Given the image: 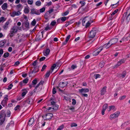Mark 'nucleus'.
<instances>
[{"label": "nucleus", "mask_w": 130, "mask_h": 130, "mask_svg": "<svg viewBox=\"0 0 130 130\" xmlns=\"http://www.w3.org/2000/svg\"><path fill=\"white\" fill-rule=\"evenodd\" d=\"M6 117L5 113L4 111V112H1L0 114V124H3L5 121Z\"/></svg>", "instance_id": "obj_1"}, {"label": "nucleus", "mask_w": 130, "mask_h": 130, "mask_svg": "<svg viewBox=\"0 0 130 130\" xmlns=\"http://www.w3.org/2000/svg\"><path fill=\"white\" fill-rule=\"evenodd\" d=\"M126 16L127 15L126 19V23H127L130 20V8H128L126 12L124 14V15Z\"/></svg>", "instance_id": "obj_2"}, {"label": "nucleus", "mask_w": 130, "mask_h": 130, "mask_svg": "<svg viewBox=\"0 0 130 130\" xmlns=\"http://www.w3.org/2000/svg\"><path fill=\"white\" fill-rule=\"evenodd\" d=\"M120 113V112L118 111L115 112V113L111 115L110 117V119L111 120L112 119L116 118L119 116Z\"/></svg>", "instance_id": "obj_3"}, {"label": "nucleus", "mask_w": 130, "mask_h": 130, "mask_svg": "<svg viewBox=\"0 0 130 130\" xmlns=\"http://www.w3.org/2000/svg\"><path fill=\"white\" fill-rule=\"evenodd\" d=\"M96 33V30L94 29H93L90 32L89 36V37L92 38H94L95 36Z\"/></svg>", "instance_id": "obj_4"}, {"label": "nucleus", "mask_w": 130, "mask_h": 130, "mask_svg": "<svg viewBox=\"0 0 130 130\" xmlns=\"http://www.w3.org/2000/svg\"><path fill=\"white\" fill-rule=\"evenodd\" d=\"M7 95H6V96L5 97L1 103V104L4 106H5L6 105L8 100Z\"/></svg>", "instance_id": "obj_5"}, {"label": "nucleus", "mask_w": 130, "mask_h": 130, "mask_svg": "<svg viewBox=\"0 0 130 130\" xmlns=\"http://www.w3.org/2000/svg\"><path fill=\"white\" fill-rule=\"evenodd\" d=\"M21 14V12L20 11H13L12 13L10 14L11 16L13 17H14L15 15L19 16Z\"/></svg>", "instance_id": "obj_6"}, {"label": "nucleus", "mask_w": 130, "mask_h": 130, "mask_svg": "<svg viewBox=\"0 0 130 130\" xmlns=\"http://www.w3.org/2000/svg\"><path fill=\"white\" fill-rule=\"evenodd\" d=\"M53 115V114L51 113H48L46 114L45 116H43L42 117L43 118H44V117H45L46 119L49 120L52 118Z\"/></svg>", "instance_id": "obj_7"}, {"label": "nucleus", "mask_w": 130, "mask_h": 130, "mask_svg": "<svg viewBox=\"0 0 130 130\" xmlns=\"http://www.w3.org/2000/svg\"><path fill=\"white\" fill-rule=\"evenodd\" d=\"M118 39L116 38H113L110 40L109 41L111 44V45L115 44L117 43L118 41Z\"/></svg>", "instance_id": "obj_8"}, {"label": "nucleus", "mask_w": 130, "mask_h": 130, "mask_svg": "<svg viewBox=\"0 0 130 130\" xmlns=\"http://www.w3.org/2000/svg\"><path fill=\"white\" fill-rule=\"evenodd\" d=\"M89 91L88 89L87 88H82L81 89L79 90V92L80 93L83 92H87Z\"/></svg>", "instance_id": "obj_9"}, {"label": "nucleus", "mask_w": 130, "mask_h": 130, "mask_svg": "<svg viewBox=\"0 0 130 130\" xmlns=\"http://www.w3.org/2000/svg\"><path fill=\"white\" fill-rule=\"evenodd\" d=\"M16 9L18 11H20L23 8V6L20 4L16 5L15 7Z\"/></svg>", "instance_id": "obj_10"}, {"label": "nucleus", "mask_w": 130, "mask_h": 130, "mask_svg": "<svg viewBox=\"0 0 130 130\" xmlns=\"http://www.w3.org/2000/svg\"><path fill=\"white\" fill-rule=\"evenodd\" d=\"M67 82H60L59 84V86L60 87L63 88L66 86L67 84Z\"/></svg>", "instance_id": "obj_11"}, {"label": "nucleus", "mask_w": 130, "mask_h": 130, "mask_svg": "<svg viewBox=\"0 0 130 130\" xmlns=\"http://www.w3.org/2000/svg\"><path fill=\"white\" fill-rule=\"evenodd\" d=\"M106 86H105L102 89L101 91L100 94L101 95H103L105 94L106 92Z\"/></svg>", "instance_id": "obj_12"}, {"label": "nucleus", "mask_w": 130, "mask_h": 130, "mask_svg": "<svg viewBox=\"0 0 130 130\" xmlns=\"http://www.w3.org/2000/svg\"><path fill=\"white\" fill-rule=\"evenodd\" d=\"M30 13L32 14H35L37 15H39L40 14V13L38 10L36 11L35 10V9H31V10Z\"/></svg>", "instance_id": "obj_13"}, {"label": "nucleus", "mask_w": 130, "mask_h": 130, "mask_svg": "<svg viewBox=\"0 0 130 130\" xmlns=\"http://www.w3.org/2000/svg\"><path fill=\"white\" fill-rule=\"evenodd\" d=\"M50 52V49L48 48L45 51H43L44 55L46 56H47L49 54Z\"/></svg>", "instance_id": "obj_14"}, {"label": "nucleus", "mask_w": 130, "mask_h": 130, "mask_svg": "<svg viewBox=\"0 0 130 130\" xmlns=\"http://www.w3.org/2000/svg\"><path fill=\"white\" fill-rule=\"evenodd\" d=\"M39 66H36L35 67L34 70L32 71L31 73H35L36 72H37L39 71Z\"/></svg>", "instance_id": "obj_15"}, {"label": "nucleus", "mask_w": 130, "mask_h": 130, "mask_svg": "<svg viewBox=\"0 0 130 130\" xmlns=\"http://www.w3.org/2000/svg\"><path fill=\"white\" fill-rule=\"evenodd\" d=\"M125 62V60L124 59H122L120 61L118 62L117 64L115 65L117 66L118 67L120 66L122 63H124Z\"/></svg>", "instance_id": "obj_16"}, {"label": "nucleus", "mask_w": 130, "mask_h": 130, "mask_svg": "<svg viewBox=\"0 0 130 130\" xmlns=\"http://www.w3.org/2000/svg\"><path fill=\"white\" fill-rule=\"evenodd\" d=\"M34 121V119L33 118H31L29 120L28 122V124L29 125H31L32 124Z\"/></svg>", "instance_id": "obj_17"}, {"label": "nucleus", "mask_w": 130, "mask_h": 130, "mask_svg": "<svg viewBox=\"0 0 130 130\" xmlns=\"http://www.w3.org/2000/svg\"><path fill=\"white\" fill-rule=\"evenodd\" d=\"M17 31L18 29H17L16 26H14L12 28L10 31L13 33H15L17 32Z\"/></svg>", "instance_id": "obj_18"}, {"label": "nucleus", "mask_w": 130, "mask_h": 130, "mask_svg": "<svg viewBox=\"0 0 130 130\" xmlns=\"http://www.w3.org/2000/svg\"><path fill=\"white\" fill-rule=\"evenodd\" d=\"M103 46H104L100 47L98 48L97 50H98L96 52L95 55H98L100 53V52L102 50L103 48Z\"/></svg>", "instance_id": "obj_19"}, {"label": "nucleus", "mask_w": 130, "mask_h": 130, "mask_svg": "<svg viewBox=\"0 0 130 130\" xmlns=\"http://www.w3.org/2000/svg\"><path fill=\"white\" fill-rule=\"evenodd\" d=\"M7 7V3H4L2 6V8L4 10H5Z\"/></svg>", "instance_id": "obj_20"}, {"label": "nucleus", "mask_w": 130, "mask_h": 130, "mask_svg": "<svg viewBox=\"0 0 130 130\" xmlns=\"http://www.w3.org/2000/svg\"><path fill=\"white\" fill-rule=\"evenodd\" d=\"M32 100L31 98H29L26 100V102L29 104H31L32 103Z\"/></svg>", "instance_id": "obj_21"}, {"label": "nucleus", "mask_w": 130, "mask_h": 130, "mask_svg": "<svg viewBox=\"0 0 130 130\" xmlns=\"http://www.w3.org/2000/svg\"><path fill=\"white\" fill-rule=\"evenodd\" d=\"M44 83L43 81H41L35 87V90L37 89V88L40 85H42Z\"/></svg>", "instance_id": "obj_22"}, {"label": "nucleus", "mask_w": 130, "mask_h": 130, "mask_svg": "<svg viewBox=\"0 0 130 130\" xmlns=\"http://www.w3.org/2000/svg\"><path fill=\"white\" fill-rule=\"evenodd\" d=\"M9 23V21L7 22L4 25L3 27L4 29H6L8 27V26Z\"/></svg>", "instance_id": "obj_23"}, {"label": "nucleus", "mask_w": 130, "mask_h": 130, "mask_svg": "<svg viewBox=\"0 0 130 130\" xmlns=\"http://www.w3.org/2000/svg\"><path fill=\"white\" fill-rule=\"evenodd\" d=\"M51 70H50L49 71H48L46 74L45 75V77H49L50 75V74L51 73Z\"/></svg>", "instance_id": "obj_24"}, {"label": "nucleus", "mask_w": 130, "mask_h": 130, "mask_svg": "<svg viewBox=\"0 0 130 130\" xmlns=\"http://www.w3.org/2000/svg\"><path fill=\"white\" fill-rule=\"evenodd\" d=\"M6 43V41L5 40L2 41H0V47H1L4 45Z\"/></svg>", "instance_id": "obj_25"}, {"label": "nucleus", "mask_w": 130, "mask_h": 130, "mask_svg": "<svg viewBox=\"0 0 130 130\" xmlns=\"http://www.w3.org/2000/svg\"><path fill=\"white\" fill-rule=\"evenodd\" d=\"M52 27L51 26H50L48 25L47 26L45 27V30L47 31L48 30H50L52 28Z\"/></svg>", "instance_id": "obj_26"}, {"label": "nucleus", "mask_w": 130, "mask_h": 130, "mask_svg": "<svg viewBox=\"0 0 130 130\" xmlns=\"http://www.w3.org/2000/svg\"><path fill=\"white\" fill-rule=\"evenodd\" d=\"M111 44L110 42L109 41L106 45L105 46V48H108L111 45Z\"/></svg>", "instance_id": "obj_27"}, {"label": "nucleus", "mask_w": 130, "mask_h": 130, "mask_svg": "<svg viewBox=\"0 0 130 130\" xmlns=\"http://www.w3.org/2000/svg\"><path fill=\"white\" fill-rule=\"evenodd\" d=\"M73 23L72 20H70V21L67 22V23L65 25V26L67 27L68 25L70 24H71Z\"/></svg>", "instance_id": "obj_28"}, {"label": "nucleus", "mask_w": 130, "mask_h": 130, "mask_svg": "<svg viewBox=\"0 0 130 130\" xmlns=\"http://www.w3.org/2000/svg\"><path fill=\"white\" fill-rule=\"evenodd\" d=\"M37 79L35 78L33 80L32 82V85H36L37 83Z\"/></svg>", "instance_id": "obj_29"}, {"label": "nucleus", "mask_w": 130, "mask_h": 130, "mask_svg": "<svg viewBox=\"0 0 130 130\" xmlns=\"http://www.w3.org/2000/svg\"><path fill=\"white\" fill-rule=\"evenodd\" d=\"M41 3L40 1H37L36 3V5L38 6H39L41 5Z\"/></svg>", "instance_id": "obj_30"}, {"label": "nucleus", "mask_w": 130, "mask_h": 130, "mask_svg": "<svg viewBox=\"0 0 130 130\" xmlns=\"http://www.w3.org/2000/svg\"><path fill=\"white\" fill-rule=\"evenodd\" d=\"M13 123V122L11 121L10 123L8 124L7 125L6 128H9V127L10 125H12V124Z\"/></svg>", "instance_id": "obj_31"}, {"label": "nucleus", "mask_w": 130, "mask_h": 130, "mask_svg": "<svg viewBox=\"0 0 130 130\" xmlns=\"http://www.w3.org/2000/svg\"><path fill=\"white\" fill-rule=\"evenodd\" d=\"M24 12L26 13H28L29 11V10L28 8H25L24 10Z\"/></svg>", "instance_id": "obj_32"}, {"label": "nucleus", "mask_w": 130, "mask_h": 130, "mask_svg": "<svg viewBox=\"0 0 130 130\" xmlns=\"http://www.w3.org/2000/svg\"><path fill=\"white\" fill-rule=\"evenodd\" d=\"M86 21V18L85 17L83 19L82 21V24L83 26H85V25L86 24H85V22Z\"/></svg>", "instance_id": "obj_33"}, {"label": "nucleus", "mask_w": 130, "mask_h": 130, "mask_svg": "<svg viewBox=\"0 0 130 130\" xmlns=\"http://www.w3.org/2000/svg\"><path fill=\"white\" fill-rule=\"evenodd\" d=\"M56 66V64H53V66H52L51 67V73H52L53 71V70L55 68V67Z\"/></svg>", "instance_id": "obj_34"}, {"label": "nucleus", "mask_w": 130, "mask_h": 130, "mask_svg": "<svg viewBox=\"0 0 130 130\" xmlns=\"http://www.w3.org/2000/svg\"><path fill=\"white\" fill-rule=\"evenodd\" d=\"M25 26L27 28H28L29 27V23L27 22H26L25 23Z\"/></svg>", "instance_id": "obj_35"}, {"label": "nucleus", "mask_w": 130, "mask_h": 130, "mask_svg": "<svg viewBox=\"0 0 130 130\" xmlns=\"http://www.w3.org/2000/svg\"><path fill=\"white\" fill-rule=\"evenodd\" d=\"M53 108L52 109L54 110H56L58 108V105H53Z\"/></svg>", "instance_id": "obj_36"}, {"label": "nucleus", "mask_w": 130, "mask_h": 130, "mask_svg": "<svg viewBox=\"0 0 130 130\" xmlns=\"http://www.w3.org/2000/svg\"><path fill=\"white\" fill-rule=\"evenodd\" d=\"M9 55V54L7 52L5 53L3 57L4 58H6L8 57Z\"/></svg>", "instance_id": "obj_37"}, {"label": "nucleus", "mask_w": 130, "mask_h": 130, "mask_svg": "<svg viewBox=\"0 0 130 130\" xmlns=\"http://www.w3.org/2000/svg\"><path fill=\"white\" fill-rule=\"evenodd\" d=\"M28 81V79L27 78H26L25 79L23 80V82L24 83H27Z\"/></svg>", "instance_id": "obj_38"}, {"label": "nucleus", "mask_w": 130, "mask_h": 130, "mask_svg": "<svg viewBox=\"0 0 130 130\" xmlns=\"http://www.w3.org/2000/svg\"><path fill=\"white\" fill-rule=\"evenodd\" d=\"M45 8L43 7L42 8L40 9V13H42L45 10Z\"/></svg>", "instance_id": "obj_39"}, {"label": "nucleus", "mask_w": 130, "mask_h": 130, "mask_svg": "<svg viewBox=\"0 0 130 130\" xmlns=\"http://www.w3.org/2000/svg\"><path fill=\"white\" fill-rule=\"evenodd\" d=\"M69 109L71 110L73 112H74L75 111V108L72 106L70 107L69 108Z\"/></svg>", "instance_id": "obj_40"}, {"label": "nucleus", "mask_w": 130, "mask_h": 130, "mask_svg": "<svg viewBox=\"0 0 130 130\" xmlns=\"http://www.w3.org/2000/svg\"><path fill=\"white\" fill-rule=\"evenodd\" d=\"M4 17H1L0 18V23L2 22H4L5 21Z\"/></svg>", "instance_id": "obj_41"}, {"label": "nucleus", "mask_w": 130, "mask_h": 130, "mask_svg": "<svg viewBox=\"0 0 130 130\" xmlns=\"http://www.w3.org/2000/svg\"><path fill=\"white\" fill-rule=\"evenodd\" d=\"M108 105L107 104H105L103 106V109L105 110L107 108Z\"/></svg>", "instance_id": "obj_42"}, {"label": "nucleus", "mask_w": 130, "mask_h": 130, "mask_svg": "<svg viewBox=\"0 0 130 130\" xmlns=\"http://www.w3.org/2000/svg\"><path fill=\"white\" fill-rule=\"evenodd\" d=\"M94 76L95 79H97L98 78L100 77V75L98 74H95L94 75Z\"/></svg>", "instance_id": "obj_43"}, {"label": "nucleus", "mask_w": 130, "mask_h": 130, "mask_svg": "<svg viewBox=\"0 0 130 130\" xmlns=\"http://www.w3.org/2000/svg\"><path fill=\"white\" fill-rule=\"evenodd\" d=\"M36 21L35 19H34L32 21L31 24L33 26H34L36 23Z\"/></svg>", "instance_id": "obj_44"}, {"label": "nucleus", "mask_w": 130, "mask_h": 130, "mask_svg": "<svg viewBox=\"0 0 130 130\" xmlns=\"http://www.w3.org/2000/svg\"><path fill=\"white\" fill-rule=\"evenodd\" d=\"M126 74V73L125 72H124L123 73L121 74V76L122 78H124L125 77Z\"/></svg>", "instance_id": "obj_45"}, {"label": "nucleus", "mask_w": 130, "mask_h": 130, "mask_svg": "<svg viewBox=\"0 0 130 130\" xmlns=\"http://www.w3.org/2000/svg\"><path fill=\"white\" fill-rule=\"evenodd\" d=\"M104 62H101L99 64V66L101 68H102L103 67H104Z\"/></svg>", "instance_id": "obj_46"}, {"label": "nucleus", "mask_w": 130, "mask_h": 130, "mask_svg": "<svg viewBox=\"0 0 130 130\" xmlns=\"http://www.w3.org/2000/svg\"><path fill=\"white\" fill-rule=\"evenodd\" d=\"M37 60H36L33 62L32 64L34 66H35L37 64Z\"/></svg>", "instance_id": "obj_47"}, {"label": "nucleus", "mask_w": 130, "mask_h": 130, "mask_svg": "<svg viewBox=\"0 0 130 130\" xmlns=\"http://www.w3.org/2000/svg\"><path fill=\"white\" fill-rule=\"evenodd\" d=\"M77 67L76 65L73 64L71 66V68L72 70H74Z\"/></svg>", "instance_id": "obj_48"}, {"label": "nucleus", "mask_w": 130, "mask_h": 130, "mask_svg": "<svg viewBox=\"0 0 130 130\" xmlns=\"http://www.w3.org/2000/svg\"><path fill=\"white\" fill-rule=\"evenodd\" d=\"M46 67L47 66H46V65L44 64L42 67V68L41 70V71H43L44 70L46 69Z\"/></svg>", "instance_id": "obj_49"}, {"label": "nucleus", "mask_w": 130, "mask_h": 130, "mask_svg": "<svg viewBox=\"0 0 130 130\" xmlns=\"http://www.w3.org/2000/svg\"><path fill=\"white\" fill-rule=\"evenodd\" d=\"M27 91L26 90L23 92L22 93V97L24 96L25 95L26 93H27Z\"/></svg>", "instance_id": "obj_50"}, {"label": "nucleus", "mask_w": 130, "mask_h": 130, "mask_svg": "<svg viewBox=\"0 0 130 130\" xmlns=\"http://www.w3.org/2000/svg\"><path fill=\"white\" fill-rule=\"evenodd\" d=\"M115 107L114 106H111L109 107V110H108L109 111H110L111 110H112L114 109Z\"/></svg>", "instance_id": "obj_51"}, {"label": "nucleus", "mask_w": 130, "mask_h": 130, "mask_svg": "<svg viewBox=\"0 0 130 130\" xmlns=\"http://www.w3.org/2000/svg\"><path fill=\"white\" fill-rule=\"evenodd\" d=\"M77 126V124L75 123H72L71 124V127H76Z\"/></svg>", "instance_id": "obj_52"}, {"label": "nucleus", "mask_w": 130, "mask_h": 130, "mask_svg": "<svg viewBox=\"0 0 130 130\" xmlns=\"http://www.w3.org/2000/svg\"><path fill=\"white\" fill-rule=\"evenodd\" d=\"M56 23V22L55 20L51 22V25L53 26H54L55 25V24Z\"/></svg>", "instance_id": "obj_53"}, {"label": "nucleus", "mask_w": 130, "mask_h": 130, "mask_svg": "<svg viewBox=\"0 0 130 130\" xmlns=\"http://www.w3.org/2000/svg\"><path fill=\"white\" fill-rule=\"evenodd\" d=\"M125 18V15H124V14L123 16V17H122V18L121 22L122 23H123L124 22V20Z\"/></svg>", "instance_id": "obj_54"}, {"label": "nucleus", "mask_w": 130, "mask_h": 130, "mask_svg": "<svg viewBox=\"0 0 130 130\" xmlns=\"http://www.w3.org/2000/svg\"><path fill=\"white\" fill-rule=\"evenodd\" d=\"M33 1L32 0H28V3L30 5H32L33 3Z\"/></svg>", "instance_id": "obj_55"}, {"label": "nucleus", "mask_w": 130, "mask_h": 130, "mask_svg": "<svg viewBox=\"0 0 130 130\" xmlns=\"http://www.w3.org/2000/svg\"><path fill=\"white\" fill-rule=\"evenodd\" d=\"M20 106L19 105H17L14 108V110H17L18 109H19L20 108Z\"/></svg>", "instance_id": "obj_56"}, {"label": "nucleus", "mask_w": 130, "mask_h": 130, "mask_svg": "<svg viewBox=\"0 0 130 130\" xmlns=\"http://www.w3.org/2000/svg\"><path fill=\"white\" fill-rule=\"evenodd\" d=\"M118 10V9L115 10L113 11V12L112 13L111 15H114L117 12Z\"/></svg>", "instance_id": "obj_57"}, {"label": "nucleus", "mask_w": 130, "mask_h": 130, "mask_svg": "<svg viewBox=\"0 0 130 130\" xmlns=\"http://www.w3.org/2000/svg\"><path fill=\"white\" fill-rule=\"evenodd\" d=\"M13 85L12 84H11L9 85L8 86V87L7 88V89L8 90H10L12 88V87Z\"/></svg>", "instance_id": "obj_58"}, {"label": "nucleus", "mask_w": 130, "mask_h": 130, "mask_svg": "<svg viewBox=\"0 0 130 130\" xmlns=\"http://www.w3.org/2000/svg\"><path fill=\"white\" fill-rule=\"evenodd\" d=\"M72 104L73 105H74L76 104V101L75 100L73 99H72Z\"/></svg>", "instance_id": "obj_59"}, {"label": "nucleus", "mask_w": 130, "mask_h": 130, "mask_svg": "<svg viewBox=\"0 0 130 130\" xmlns=\"http://www.w3.org/2000/svg\"><path fill=\"white\" fill-rule=\"evenodd\" d=\"M61 19L62 22H64L66 20V18L65 17H62Z\"/></svg>", "instance_id": "obj_60"}, {"label": "nucleus", "mask_w": 130, "mask_h": 130, "mask_svg": "<svg viewBox=\"0 0 130 130\" xmlns=\"http://www.w3.org/2000/svg\"><path fill=\"white\" fill-rule=\"evenodd\" d=\"M69 12L68 11H66L62 14L63 16H65L67 15L69 13Z\"/></svg>", "instance_id": "obj_61"}, {"label": "nucleus", "mask_w": 130, "mask_h": 130, "mask_svg": "<svg viewBox=\"0 0 130 130\" xmlns=\"http://www.w3.org/2000/svg\"><path fill=\"white\" fill-rule=\"evenodd\" d=\"M90 25V23L88 21V22H87L86 24L85 27L86 28H87V27H89Z\"/></svg>", "instance_id": "obj_62"}, {"label": "nucleus", "mask_w": 130, "mask_h": 130, "mask_svg": "<svg viewBox=\"0 0 130 130\" xmlns=\"http://www.w3.org/2000/svg\"><path fill=\"white\" fill-rule=\"evenodd\" d=\"M56 89H55V88L54 87L53 89V94H54L56 93Z\"/></svg>", "instance_id": "obj_63"}, {"label": "nucleus", "mask_w": 130, "mask_h": 130, "mask_svg": "<svg viewBox=\"0 0 130 130\" xmlns=\"http://www.w3.org/2000/svg\"><path fill=\"white\" fill-rule=\"evenodd\" d=\"M46 57H41L39 59V60L40 61H42L44 60V59H45Z\"/></svg>", "instance_id": "obj_64"}]
</instances>
